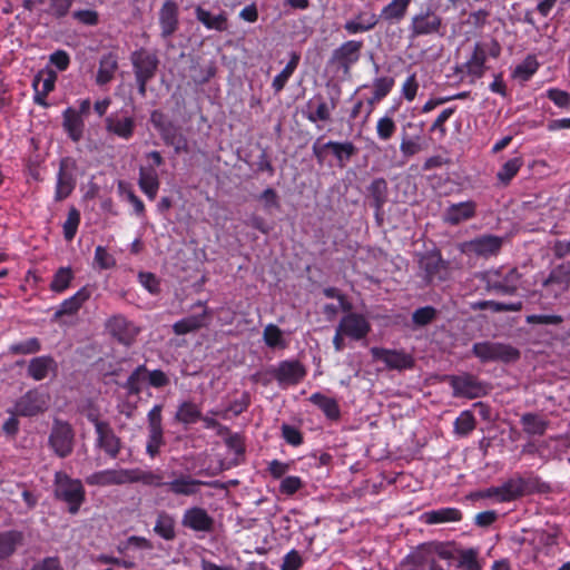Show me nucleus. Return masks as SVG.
I'll use <instances>...</instances> for the list:
<instances>
[{"label":"nucleus","mask_w":570,"mask_h":570,"mask_svg":"<svg viewBox=\"0 0 570 570\" xmlns=\"http://www.w3.org/2000/svg\"><path fill=\"white\" fill-rule=\"evenodd\" d=\"M55 494L68 504L71 514H76L85 501V489L78 479H71L65 472L55 474Z\"/></svg>","instance_id":"1"},{"label":"nucleus","mask_w":570,"mask_h":570,"mask_svg":"<svg viewBox=\"0 0 570 570\" xmlns=\"http://www.w3.org/2000/svg\"><path fill=\"white\" fill-rule=\"evenodd\" d=\"M481 279L487 284L488 289L505 295L513 294L521 284L518 269L504 266L483 272Z\"/></svg>","instance_id":"2"},{"label":"nucleus","mask_w":570,"mask_h":570,"mask_svg":"<svg viewBox=\"0 0 570 570\" xmlns=\"http://www.w3.org/2000/svg\"><path fill=\"white\" fill-rule=\"evenodd\" d=\"M131 62L138 83V91L141 96H145L146 85L156 73L158 59L155 55L140 49L132 52Z\"/></svg>","instance_id":"3"},{"label":"nucleus","mask_w":570,"mask_h":570,"mask_svg":"<svg viewBox=\"0 0 570 570\" xmlns=\"http://www.w3.org/2000/svg\"><path fill=\"white\" fill-rule=\"evenodd\" d=\"M532 488L529 479L514 476L505 481L500 487L489 488L484 492V497L495 498L498 502H510L524 494Z\"/></svg>","instance_id":"4"},{"label":"nucleus","mask_w":570,"mask_h":570,"mask_svg":"<svg viewBox=\"0 0 570 570\" xmlns=\"http://www.w3.org/2000/svg\"><path fill=\"white\" fill-rule=\"evenodd\" d=\"M75 433L67 422L55 421L49 445L59 458L68 456L73 450Z\"/></svg>","instance_id":"5"},{"label":"nucleus","mask_w":570,"mask_h":570,"mask_svg":"<svg viewBox=\"0 0 570 570\" xmlns=\"http://www.w3.org/2000/svg\"><path fill=\"white\" fill-rule=\"evenodd\" d=\"M473 352L483 362H511L519 357V352L514 347L501 343H476L473 346Z\"/></svg>","instance_id":"6"},{"label":"nucleus","mask_w":570,"mask_h":570,"mask_svg":"<svg viewBox=\"0 0 570 570\" xmlns=\"http://www.w3.org/2000/svg\"><path fill=\"white\" fill-rule=\"evenodd\" d=\"M76 160L66 157L60 161L59 171L57 175L55 199L60 202L67 198L76 186Z\"/></svg>","instance_id":"7"},{"label":"nucleus","mask_w":570,"mask_h":570,"mask_svg":"<svg viewBox=\"0 0 570 570\" xmlns=\"http://www.w3.org/2000/svg\"><path fill=\"white\" fill-rule=\"evenodd\" d=\"M371 354L375 361L383 362L390 370L402 371L414 365L413 356L404 351L372 347Z\"/></svg>","instance_id":"8"},{"label":"nucleus","mask_w":570,"mask_h":570,"mask_svg":"<svg viewBox=\"0 0 570 570\" xmlns=\"http://www.w3.org/2000/svg\"><path fill=\"white\" fill-rule=\"evenodd\" d=\"M49 397L38 390L28 391L14 404L13 414L33 416L48 407Z\"/></svg>","instance_id":"9"},{"label":"nucleus","mask_w":570,"mask_h":570,"mask_svg":"<svg viewBox=\"0 0 570 570\" xmlns=\"http://www.w3.org/2000/svg\"><path fill=\"white\" fill-rule=\"evenodd\" d=\"M362 48V41H345L333 51L331 61L336 63L343 70L344 75H347L351 68L358 61Z\"/></svg>","instance_id":"10"},{"label":"nucleus","mask_w":570,"mask_h":570,"mask_svg":"<svg viewBox=\"0 0 570 570\" xmlns=\"http://www.w3.org/2000/svg\"><path fill=\"white\" fill-rule=\"evenodd\" d=\"M419 267L428 283L444 281L449 275L446 263L436 252L422 255L419 259Z\"/></svg>","instance_id":"11"},{"label":"nucleus","mask_w":570,"mask_h":570,"mask_svg":"<svg viewBox=\"0 0 570 570\" xmlns=\"http://www.w3.org/2000/svg\"><path fill=\"white\" fill-rule=\"evenodd\" d=\"M502 246V238L494 235H483L465 242L461 246L462 253L488 257L499 253Z\"/></svg>","instance_id":"12"},{"label":"nucleus","mask_w":570,"mask_h":570,"mask_svg":"<svg viewBox=\"0 0 570 570\" xmlns=\"http://www.w3.org/2000/svg\"><path fill=\"white\" fill-rule=\"evenodd\" d=\"M88 485L111 487L130 483L129 469H106L91 473L85 479Z\"/></svg>","instance_id":"13"},{"label":"nucleus","mask_w":570,"mask_h":570,"mask_svg":"<svg viewBox=\"0 0 570 570\" xmlns=\"http://www.w3.org/2000/svg\"><path fill=\"white\" fill-rule=\"evenodd\" d=\"M181 524L195 532L208 533L214 530V518L199 507H191L185 510Z\"/></svg>","instance_id":"14"},{"label":"nucleus","mask_w":570,"mask_h":570,"mask_svg":"<svg viewBox=\"0 0 570 570\" xmlns=\"http://www.w3.org/2000/svg\"><path fill=\"white\" fill-rule=\"evenodd\" d=\"M97 433V445L102 449L106 454L115 459L120 451V439L114 433L108 423L91 419Z\"/></svg>","instance_id":"15"},{"label":"nucleus","mask_w":570,"mask_h":570,"mask_svg":"<svg viewBox=\"0 0 570 570\" xmlns=\"http://www.w3.org/2000/svg\"><path fill=\"white\" fill-rule=\"evenodd\" d=\"M340 331L354 341L364 338L371 331V324L365 316L357 313H348L345 315L340 324Z\"/></svg>","instance_id":"16"},{"label":"nucleus","mask_w":570,"mask_h":570,"mask_svg":"<svg viewBox=\"0 0 570 570\" xmlns=\"http://www.w3.org/2000/svg\"><path fill=\"white\" fill-rule=\"evenodd\" d=\"M441 27L442 19L435 12L428 10L412 18L410 30L412 37H420L439 33Z\"/></svg>","instance_id":"17"},{"label":"nucleus","mask_w":570,"mask_h":570,"mask_svg":"<svg viewBox=\"0 0 570 570\" xmlns=\"http://www.w3.org/2000/svg\"><path fill=\"white\" fill-rule=\"evenodd\" d=\"M106 330L126 345H129L139 332L138 327L122 315L110 317L106 323Z\"/></svg>","instance_id":"18"},{"label":"nucleus","mask_w":570,"mask_h":570,"mask_svg":"<svg viewBox=\"0 0 570 570\" xmlns=\"http://www.w3.org/2000/svg\"><path fill=\"white\" fill-rule=\"evenodd\" d=\"M450 384L453 389L454 396L476 399L484 393L482 384L468 374L451 376Z\"/></svg>","instance_id":"19"},{"label":"nucleus","mask_w":570,"mask_h":570,"mask_svg":"<svg viewBox=\"0 0 570 570\" xmlns=\"http://www.w3.org/2000/svg\"><path fill=\"white\" fill-rule=\"evenodd\" d=\"M57 72L52 69L46 68L38 72L33 79L35 102L40 106H46V97L55 89L57 81Z\"/></svg>","instance_id":"20"},{"label":"nucleus","mask_w":570,"mask_h":570,"mask_svg":"<svg viewBox=\"0 0 570 570\" xmlns=\"http://www.w3.org/2000/svg\"><path fill=\"white\" fill-rule=\"evenodd\" d=\"M281 385H295L305 376L304 367L297 361H283L274 371Z\"/></svg>","instance_id":"21"},{"label":"nucleus","mask_w":570,"mask_h":570,"mask_svg":"<svg viewBox=\"0 0 570 570\" xmlns=\"http://www.w3.org/2000/svg\"><path fill=\"white\" fill-rule=\"evenodd\" d=\"M161 37L169 38L178 28V6L171 0L164 2L159 10Z\"/></svg>","instance_id":"22"},{"label":"nucleus","mask_w":570,"mask_h":570,"mask_svg":"<svg viewBox=\"0 0 570 570\" xmlns=\"http://www.w3.org/2000/svg\"><path fill=\"white\" fill-rule=\"evenodd\" d=\"M57 362L48 355L30 360L27 368L28 375L35 381H42L57 372Z\"/></svg>","instance_id":"23"},{"label":"nucleus","mask_w":570,"mask_h":570,"mask_svg":"<svg viewBox=\"0 0 570 570\" xmlns=\"http://www.w3.org/2000/svg\"><path fill=\"white\" fill-rule=\"evenodd\" d=\"M476 204L472 200L450 205L444 212V222L450 225H458L474 217Z\"/></svg>","instance_id":"24"},{"label":"nucleus","mask_w":570,"mask_h":570,"mask_svg":"<svg viewBox=\"0 0 570 570\" xmlns=\"http://www.w3.org/2000/svg\"><path fill=\"white\" fill-rule=\"evenodd\" d=\"M106 129L108 132L127 140L134 135L135 119L129 116L112 114L106 118Z\"/></svg>","instance_id":"25"},{"label":"nucleus","mask_w":570,"mask_h":570,"mask_svg":"<svg viewBox=\"0 0 570 570\" xmlns=\"http://www.w3.org/2000/svg\"><path fill=\"white\" fill-rule=\"evenodd\" d=\"M377 22L379 17L373 11H361L344 23V29L348 35H356L372 30Z\"/></svg>","instance_id":"26"},{"label":"nucleus","mask_w":570,"mask_h":570,"mask_svg":"<svg viewBox=\"0 0 570 570\" xmlns=\"http://www.w3.org/2000/svg\"><path fill=\"white\" fill-rule=\"evenodd\" d=\"M336 104H327L322 97H314L307 102L306 118L311 122H326L331 119L332 111L335 109Z\"/></svg>","instance_id":"27"},{"label":"nucleus","mask_w":570,"mask_h":570,"mask_svg":"<svg viewBox=\"0 0 570 570\" xmlns=\"http://www.w3.org/2000/svg\"><path fill=\"white\" fill-rule=\"evenodd\" d=\"M487 52L476 43L471 58L464 63L463 69L465 75L470 78V82L480 79L485 71Z\"/></svg>","instance_id":"28"},{"label":"nucleus","mask_w":570,"mask_h":570,"mask_svg":"<svg viewBox=\"0 0 570 570\" xmlns=\"http://www.w3.org/2000/svg\"><path fill=\"white\" fill-rule=\"evenodd\" d=\"M63 128L72 141H79L83 135L85 122L80 112L67 108L63 112Z\"/></svg>","instance_id":"29"},{"label":"nucleus","mask_w":570,"mask_h":570,"mask_svg":"<svg viewBox=\"0 0 570 570\" xmlns=\"http://www.w3.org/2000/svg\"><path fill=\"white\" fill-rule=\"evenodd\" d=\"M91 293L87 287L80 288L69 298L65 299L56 311V316L72 315L80 309L82 304L87 302Z\"/></svg>","instance_id":"30"},{"label":"nucleus","mask_w":570,"mask_h":570,"mask_svg":"<svg viewBox=\"0 0 570 570\" xmlns=\"http://www.w3.org/2000/svg\"><path fill=\"white\" fill-rule=\"evenodd\" d=\"M209 315L208 309H204V312L199 315H190L187 316L173 325V331L177 335H185L187 333L197 331L207 325V317Z\"/></svg>","instance_id":"31"},{"label":"nucleus","mask_w":570,"mask_h":570,"mask_svg":"<svg viewBox=\"0 0 570 570\" xmlns=\"http://www.w3.org/2000/svg\"><path fill=\"white\" fill-rule=\"evenodd\" d=\"M118 69L117 56L112 52L104 55L99 60V68L96 76V82L99 86H104L110 82Z\"/></svg>","instance_id":"32"},{"label":"nucleus","mask_w":570,"mask_h":570,"mask_svg":"<svg viewBox=\"0 0 570 570\" xmlns=\"http://www.w3.org/2000/svg\"><path fill=\"white\" fill-rule=\"evenodd\" d=\"M462 518L460 510L455 508H441L438 510L426 511L423 520L428 524H438L444 522L460 521Z\"/></svg>","instance_id":"33"},{"label":"nucleus","mask_w":570,"mask_h":570,"mask_svg":"<svg viewBox=\"0 0 570 570\" xmlns=\"http://www.w3.org/2000/svg\"><path fill=\"white\" fill-rule=\"evenodd\" d=\"M202 481L188 475H181L170 482H167L169 491L177 495H193L198 491Z\"/></svg>","instance_id":"34"},{"label":"nucleus","mask_w":570,"mask_h":570,"mask_svg":"<svg viewBox=\"0 0 570 570\" xmlns=\"http://www.w3.org/2000/svg\"><path fill=\"white\" fill-rule=\"evenodd\" d=\"M23 534L17 530L0 532V560L12 556L19 544H21Z\"/></svg>","instance_id":"35"},{"label":"nucleus","mask_w":570,"mask_h":570,"mask_svg":"<svg viewBox=\"0 0 570 570\" xmlns=\"http://www.w3.org/2000/svg\"><path fill=\"white\" fill-rule=\"evenodd\" d=\"M139 187L149 199H155L159 189V179L155 169L140 168Z\"/></svg>","instance_id":"36"},{"label":"nucleus","mask_w":570,"mask_h":570,"mask_svg":"<svg viewBox=\"0 0 570 570\" xmlns=\"http://www.w3.org/2000/svg\"><path fill=\"white\" fill-rule=\"evenodd\" d=\"M411 2L412 0H392L383 7L380 18L389 22H399L405 17Z\"/></svg>","instance_id":"37"},{"label":"nucleus","mask_w":570,"mask_h":570,"mask_svg":"<svg viewBox=\"0 0 570 570\" xmlns=\"http://www.w3.org/2000/svg\"><path fill=\"white\" fill-rule=\"evenodd\" d=\"M196 18L209 30L224 31L227 29L225 13L213 14L200 7L196 9Z\"/></svg>","instance_id":"38"},{"label":"nucleus","mask_w":570,"mask_h":570,"mask_svg":"<svg viewBox=\"0 0 570 570\" xmlns=\"http://www.w3.org/2000/svg\"><path fill=\"white\" fill-rule=\"evenodd\" d=\"M309 401L314 405L318 406L330 420H336L340 417V407L334 399L317 392L309 396Z\"/></svg>","instance_id":"39"},{"label":"nucleus","mask_w":570,"mask_h":570,"mask_svg":"<svg viewBox=\"0 0 570 570\" xmlns=\"http://www.w3.org/2000/svg\"><path fill=\"white\" fill-rule=\"evenodd\" d=\"M299 62V56L295 52L292 53L289 61L284 69L274 77L272 88L277 94L284 89L289 78L293 76Z\"/></svg>","instance_id":"40"},{"label":"nucleus","mask_w":570,"mask_h":570,"mask_svg":"<svg viewBox=\"0 0 570 570\" xmlns=\"http://www.w3.org/2000/svg\"><path fill=\"white\" fill-rule=\"evenodd\" d=\"M129 479L130 483L141 482L142 484L150 487H163L167 483L164 481V478L160 473L142 471L139 469H129Z\"/></svg>","instance_id":"41"},{"label":"nucleus","mask_w":570,"mask_h":570,"mask_svg":"<svg viewBox=\"0 0 570 570\" xmlns=\"http://www.w3.org/2000/svg\"><path fill=\"white\" fill-rule=\"evenodd\" d=\"M202 417L198 405L193 402H183L176 412L175 419L183 424H194Z\"/></svg>","instance_id":"42"},{"label":"nucleus","mask_w":570,"mask_h":570,"mask_svg":"<svg viewBox=\"0 0 570 570\" xmlns=\"http://www.w3.org/2000/svg\"><path fill=\"white\" fill-rule=\"evenodd\" d=\"M154 531L167 541L173 540L176 535L175 519L167 513H160L156 520Z\"/></svg>","instance_id":"43"},{"label":"nucleus","mask_w":570,"mask_h":570,"mask_svg":"<svg viewBox=\"0 0 570 570\" xmlns=\"http://www.w3.org/2000/svg\"><path fill=\"white\" fill-rule=\"evenodd\" d=\"M521 423L523 430L531 435H542L548 426V422L546 420L532 413L522 415Z\"/></svg>","instance_id":"44"},{"label":"nucleus","mask_w":570,"mask_h":570,"mask_svg":"<svg viewBox=\"0 0 570 570\" xmlns=\"http://www.w3.org/2000/svg\"><path fill=\"white\" fill-rule=\"evenodd\" d=\"M263 340L271 348H284L286 346V341L283 336L282 330L274 324L265 326Z\"/></svg>","instance_id":"45"},{"label":"nucleus","mask_w":570,"mask_h":570,"mask_svg":"<svg viewBox=\"0 0 570 570\" xmlns=\"http://www.w3.org/2000/svg\"><path fill=\"white\" fill-rule=\"evenodd\" d=\"M72 278L73 274L70 267H60L53 275L50 289L55 293H62L69 287Z\"/></svg>","instance_id":"46"},{"label":"nucleus","mask_w":570,"mask_h":570,"mask_svg":"<svg viewBox=\"0 0 570 570\" xmlns=\"http://www.w3.org/2000/svg\"><path fill=\"white\" fill-rule=\"evenodd\" d=\"M165 444L163 428L148 429V440L146 452L150 458L158 455L161 446Z\"/></svg>","instance_id":"47"},{"label":"nucleus","mask_w":570,"mask_h":570,"mask_svg":"<svg viewBox=\"0 0 570 570\" xmlns=\"http://www.w3.org/2000/svg\"><path fill=\"white\" fill-rule=\"evenodd\" d=\"M400 570H429V559L420 551L410 553L402 560Z\"/></svg>","instance_id":"48"},{"label":"nucleus","mask_w":570,"mask_h":570,"mask_svg":"<svg viewBox=\"0 0 570 570\" xmlns=\"http://www.w3.org/2000/svg\"><path fill=\"white\" fill-rule=\"evenodd\" d=\"M539 62L534 56H528L521 63H519L513 76L522 81L529 80L538 70Z\"/></svg>","instance_id":"49"},{"label":"nucleus","mask_w":570,"mask_h":570,"mask_svg":"<svg viewBox=\"0 0 570 570\" xmlns=\"http://www.w3.org/2000/svg\"><path fill=\"white\" fill-rule=\"evenodd\" d=\"M396 131V124L391 115H385L377 119L376 135L382 141L390 140Z\"/></svg>","instance_id":"50"},{"label":"nucleus","mask_w":570,"mask_h":570,"mask_svg":"<svg viewBox=\"0 0 570 570\" xmlns=\"http://www.w3.org/2000/svg\"><path fill=\"white\" fill-rule=\"evenodd\" d=\"M522 166V159L520 157H514L512 159H509L503 164L501 169L498 171L497 177L498 179L507 185L510 183V180L518 174Z\"/></svg>","instance_id":"51"},{"label":"nucleus","mask_w":570,"mask_h":570,"mask_svg":"<svg viewBox=\"0 0 570 570\" xmlns=\"http://www.w3.org/2000/svg\"><path fill=\"white\" fill-rule=\"evenodd\" d=\"M153 543L144 538L131 535L125 542L118 544L117 550L119 553H126L129 550H153Z\"/></svg>","instance_id":"52"},{"label":"nucleus","mask_w":570,"mask_h":570,"mask_svg":"<svg viewBox=\"0 0 570 570\" xmlns=\"http://www.w3.org/2000/svg\"><path fill=\"white\" fill-rule=\"evenodd\" d=\"M325 148H330L333 155L340 160H347L355 153V147L352 142H338V141H328L324 146Z\"/></svg>","instance_id":"53"},{"label":"nucleus","mask_w":570,"mask_h":570,"mask_svg":"<svg viewBox=\"0 0 570 570\" xmlns=\"http://www.w3.org/2000/svg\"><path fill=\"white\" fill-rule=\"evenodd\" d=\"M79 224H80V213L78 209L72 207L69 209L67 219L65 220V223L62 225L63 236L67 240L73 239V237L77 234Z\"/></svg>","instance_id":"54"},{"label":"nucleus","mask_w":570,"mask_h":570,"mask_svg":"<svg viewBox=\"0 0 570 570\" xmlns=\"http://www.w3.org/2000/svg\"><path fill=\"white\" fill-rule=\"evenodd\" d=\"M394 79L392 77H377L373 80L374 100L384 99L393 89Z\"/></svg>","instance_id":"55"},{"label":"nucleus","mask_w":570,"mask_h":570,"mask_svg":"<svg viewBox=\"0 0 570 570\" xmlns=\"http://www.w3.org/2000/svg\"><path fill=\"white\" fill-rule=\"evenodd\" d=\"M147 381V370L145 366H138L126 382V387L130 393H139L142 389V383Z\"/></svg>","instance_id":"56"},{"label":"nucleus","mask_w":570,"mask_h":570,"mask_svg":"<svg viewBox=\"0 0 570 570\" xmlns=\"http://www.w3.org/2000/svg\"><path fill=\"white\" fill-rule=\"evenodd\" d=\"M475 426V420L470 411H463L454 422L455 432L461 435L469 434Z\"/></svg>","instance_id":"57"},{"label":"nucleus","mask_w":570,"mask_h":570,"mask_svg":"<svg viewBox=\"0 0 570 570\" xmlns=\"http://www.w3.org/2000/svg\"><path fill=\"white\" fill-rule=\"evenodd\" d=\"M370 191L373 197L374 207L379 212L386 198V183L384 179H375L371 186Z\"/></svg>","instance_id":"58"},{"label":"nucleus","mask_w":570,"mask_h":570,"mask_svg":"<svg viewBox=\"0 0 570 570\" xmlns=\"http://www.w3.org/2000/svg\"><path fill=\"white\" fill-rule=\"evenodd\" d=\"M458 566L463 570H480L478 552L473 549L462 550L459 554Z\"/></svg>","instance_id":"59"},{"label":"nucleus","mask_w":570,"mask_h":570,"mask_svg":"<svg viewBox=\"0 0 570 570\" xmlns=\"http://www.w3.org/2000/svg\"><path fill=\"white\" fill-rule=\"evenodd\" d=\"M40 350H41V344H40L39 340L36 337H31L23 342L13 344L10 347V351L12 353L22 354V355L35 354V353L39 352Z\"/></svg>","instance_id":"60"},{"label":"nucleus","mask_w":570,"mask_h":570,"mask_svg":"<svg viewBox=\"0 0 570 570\" xmlns=\"http://www.w3.org/2000/svg\"><path fill=\"white\" fill-rule=\"evenodd\" d=\"M94 262L100 269H109L116 265L115 257L102 246L96 247Z\"/></svg>","instance_id":"61"},{"label":"nucleus","mask_w":570,"mask_h":570,"mask_svg":"<svg viewBox=\"0 0 570 570\" xmlns=\"http://www.w3.org/2000/svg\"><path fill=\"white\" fill-rule=\"evenodd\" d=\"M547 97L560 108H570V95L558 88L547 90Z\"/></svg>","instance_id":"62"},{"label":"nucleus","mask_w":570,"mask_h":570,"mask_svg":"<svg viewBox=\"0 0 570 570\" xmlns=\"http://www.w3.org/2000/svg\"><path fill=\"white\" fill-rule=\"evenodd\" d=\"M303 487V481L299 476L291 475L282 480L279 491L283 494L292 495Z\"/></svg>","instance_id":"63"},{"label":"nucleus","mask_w":570,"mask_h":570,"mask_svg":"<svg viewBox=\"0 0 570 570\" xmlns=\"http://www.w3.org/2000/svg\"><path fill=\"white\" fill-rule=\"evenodd\" d=\"M302 563L299 553L296 550H291L285 554L281 570H298Z\"/></svg>","instance_id":"64"}]
</instances>
